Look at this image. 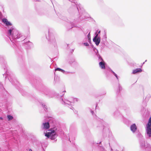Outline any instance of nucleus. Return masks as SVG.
Masks as SVG:
<instances>
[{
    "label": "nucleus",
    "instance_id": "nucleus-1",
    "mask_svg": "<svg viewBox=\"0 0 151 151\" xmlns=\"http://www.w3.org/2000/svg\"><path fill=\"white\" fill-rule=\"evenodd\" d=\"M45 136L48 138L54 140L58 136L57 130L55 129H51L47 132H44Z\"/></svg>",
    "mask_w": 151,
    "mask_h": 151
},
{
    "label": "nucleus",
    "instance_id": "nucleus-2",
    "mask_svg": "<svg viewBox=\"0 0 151 151\" xmlns=\"http://www.w3.org/2000/svg\"><path fill=\"white\" fill-rule=\"evenodd\" d=\"M8 34L10 37L14 39L19 38L18 32L13 27L9 30Z\"/></svg>",
    "mask_w": 151,
    "mask_h": 151
},
{
    "label": "nucleus",
    "instance_id": "nucleus-3",
    "mask_svg": "<svg viewBox=\"0 0 151 151\" xmlns=\"http://www.w3.org/2000/svg\"><path fill=\"white\" fill-rule=\"evenodd\" d=\"M146 131L147 135L151 137V116L149 118L148 122L146 125Z\"/></svg>",
    "mask_w": 151,
    "mask_h": 151
},
{
    "label": "nucleus",
    "instance_id": "nucleus-4",
    "mask_svg": "<svg viewBox=\"0 0 151 151\" xmlns=\"http://www.w3.org/2000/svg\"><path fill=\"white\" fill-rule=\"evenodd\" d=\"M70 101L66 100L64 101V104H67L69 105H73L74 103L78 101V99L76 98H73V100L70 99Z\"/></svg>",
    "mask_w": 151,
    "mask_h": 151
},
{
    "label": "nucleus",
    "instance_id": "nucleus-5",
    "mask_svg": "<svg viewBox=\"0 0 151 151\" xmlns=\"http://www.w3.org/2000/svg\"><path fill=\"white\" fill-rule=\"evenodd\" d=\"M137 126L135 124H132L130 127L131 131L133 133H134L137 129Z\"/></svg>",
    "mask_w": 151,
    "mask_h": 151
},
{
    "label": "nucleus",
    "instance_id": "nucleus-6",
    "mask_svg": "<svg viewBox=\"0 0 151 151\" xmlns=\"http://www.w3.org/2000/svg\"><path fill=\"white\" fill-rule=\"evenodd\" d=\"M93 41L95 42V44L96 45H98L100 42V37H94L93 39Z\"/></svg>",
    "mask_w": 151,
    "mask_h": 151
},
{
    "label": "nucleus",
    "instance_id": "nucleus-7",
    "mask_svg": "<svg viewBox=\"0 0 151 151\" xmlns=\"http://www.w3.org/2000/svg\"><path fill=\"white\" fill-rule=\"evenodd\" d=\"M2 21L7 26H11L12 25V24L9 22H8L6 19H3Z\"/></svg>",
    "mask_w": 151,
    "mask_h": 151
},
{
    "label": "nucleus",
    "instance_id": "nucleus-8",
    "mask_svg": "<svg viewBox=\"0 0 151 151\" xmlns=\"http://www.w3.org/2000/svg\"><path fill=\"white\" fill-rule=\"evenodd\" d=\"M42 127L43 128L45 129L49 128L50 127L49 123L48 122L43 123L42 125Z\"/></svg>",
    "mask_w": 151,
    "mask_h": 151
},
{
    "label": "nucleus",
    "instance_id": "nucleus-9",
    "mask_svg": "<svg viewBox=\"0 0 151 151\" xmlns=\"http://www.w3.org/2000/svg\"><path fill=\"white\" fill-rule=\"evenodd\" d=\"M100 67L102 69H104L105 68V63L104 61L100 62L99 63Z\"/></svg>",
    "mask_w": 151,
    "mask_h": 151
},
{
    "label": "nucleus",
    "instance_id": "nucleus-10",
    "mask_svg": "<svg viewBox=\"0 0 151 151\" xmlns=\"http://www.w3.org/2000/svg\"><path fill=\"white\" fill-rule=\"evenodd\" d=\"M142 71V70L140 68H137L133 70L132 73L133 74H135L137 73L141 72Z\"/></svg>",
    "mask_w": 151,
    "mask_h": 151
},
{
    "label": "nucleus",
    "instance_id": "nucleus-11",
    "mask_svg": "<svg viewBox=\"0 0 151 151\" xmlns=\"http://www.w3.org/2000/svg\"><path fill=\"white\" fill-rule=\"evenodd\" d=\"M55 71H61L63 73H64L65 71L64 70H63V69H62L60 68H56V69H55Z\"/></svg>",
    "mask_w": 151,
    "mask_h": 151
},
{
    "label": "nucleus",
    "instance_id": "nucleus-12",
    "mask_svg": "<svg viewBox=\"0 0 151 151\" xmlns=\"http://www.w3.org/2000/svg\"><path fill=\"white\" fill-rule=\"evenodd\" d=\"M7 118L8 120H10L12 119L13 118V117L12 116L9 115L7 116Z\"/></svg>",
    "mask_w": 151,
    "mask_h": 151
},
{
    "label": "nucleus",
    "instance_id": "nucleus-13",
    "mask_svg": "<svg viewBox=\"0 0 151 151\" xmlns=\"http://www.w3.org/2000/svg\"><path fill=\"white\" fill-rule=\"evenodd\" d=\"M89 40H91V36L90 35V33H89L88 35L87 36Z\"/></svg>",
    "mask_w": 151,
    "mask_h": 151
},
{
    "label": "nucleus",
    "instance_id": "nucleus-14",
    "mask_svg": "<svg viewBox=\"0 0 151 151\" xmlns=\"http://www.w3.org/2000/svg\"><path fill=\"white\" fill-rule=\"evenodd\" d=\"M113 72V74L114 75V76H116V78H117V79H118V77H117V76L116 74V73H115L114 72H113H113Z\"/></svg>",
    "mask_w": 151,
    "mask_h": 151
},
{
    "label": "nucleus",
    "instance_id": "nucleus-15",
    "mask_svg": "<svg viewBox=\"0 0 151 151\" xmlns=\"http://www.w3.org/2000/svg\"><path fill=\"white\" fill-rule=\"evenodd\" d=\"M84 45H85L86 46H88L89 45L88 44L87 42L84 43Z\"/></svg>",
    "mask_w": 151,
    "mask_h": 151
},
{
    "label": "nucleus",
    "instance_id": "nucleus-16",
    "mask_svg": "<svg viewBox=\"0 0 151 151\" xmlns=\"http://www.w3.org/2000/svg\"><path fill=\"white\" fill-rule=\"evenodd\" d=\"M18 36H19V38H20L21 36V34L20 33H19V32H18Z\"/></svg>",
    "mask_w": 151,
    "mask_h": 151
},
{
    "label": "nucleus",
    "instance_id": "nucleus-17",
    "mask_svg": "<svg viewBox=\"0 0 151 151\" xmlns=\"http://www.w3.org/2000/svg\"><path fill=\"white\" fill-rule=\"evenodd\" d=\"M95 34L96 35V36L95 37H98V34H97L96 33H95Z\"/></svg>",
    "mask_w": 151,
    "mask_h": 151
},
{
    "label": "nucleus",
    "instance_id": "nucleus-18",
    "mask_svg": "<svg viewBox=\"0 0 151 151\" xmlns=\"http://www.w3.org/2000/svg\"><path fill=\"white\" fill-rule=\"evenodd\" d=\"M91 113H92V114H93V111H91Z\"/></svg>",
    "mask_w": 151,
    "mask_h": 151
},
{
    "label": "nucleus",
    "instance_id": "nucleus-19",
    "mask_svg": "<svg viewBox=\"0 0 151 151\" xmlns=\"http://www.w3.org/2000/svg\"><path fill=\"white\" fill-rule=\"evenodd\" d=\"M29 151H32V150H31V149H29Z\"/></svg>",
    "mask_w": 151,
    "mask_h": 151
},
{
    "label": "nucleus",
    "instance_id": "nucleus-20",
    "mask_svg": "<svg viewBox=\"0 0 151 151\" xmlns=\"http://www.w3.org/2000/svg\"><path fill=\"white\" fill-rule=\"evenodd\" d=\"M100 33V31H99L98 32V33Z\"/></svg>",
    "mask_w": 151,
    "mask_h": 151
}]
</instances>
